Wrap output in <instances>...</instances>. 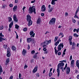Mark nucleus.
Instances as JSON below:
<instances>
[{"mask_svg": "<svg viewBox=\"0 0 79 79\" xmlns=\"http://www.w3.org/2000/svg\"><path fill=\"white\" fill-rule=\"evenodd\" d=\"M77 79H79V75H77Z\"/></svg>", "mask_w": 79, "mask_h": 79, "instance_id": "64", "label": "nucleus"}, {"mask_svg": "<svg viewBox=\"0 0 79 79\" xmlns=\"http://www.w3.org/2000/svg\"><path fill=\"white\" fill-rule=\"evenodd\" d=\"M26 50L25 49H23V52H22V54L24 55H25L26 54Z\"/></svg>", "mask_w": 79, "mask_h": 79, "instance_id": "24", "label": "nucleus"}, {"mask_svg": "<svg viewBox=\"0 0 79 79\" xmlns=\"http://www.w3.org/2000/svg\"><path fill=\"white\" fill-rule=\"evenodd\" d=\"M2 37H4V35H2V33L1 32L0 33V42H3V40H5L6 39L2 38Z\"/></svg>", "mask_w": 79, "mask_h": 79, "instance_id": "4", "label": "nucleus"}, {"mask_svg": "<svg viewBox=\"0 0 79 79\" xmlns=\"http://www.w3.org/2000/svg\"><path fill=\"white\" fill-rule=\"evenodd\" d=\"M17 9V6H14V8H13V10H14V11H15V10H16Z\"/></svg>", "mask_w": 79, "mask_h": 79, "instance_id": "30", "label": "nucleus"}, {"mask_svg": "<svg viewBox=\"0 0 79 79\" xmlns=\"http://www.w3.org/2000/svg\"><path fill=\"white\" fill-rule=\"evenodd\" d=\"M77 25L79 26V21H78L77 22Z\"/></svg>", "mask_w": 79, "mask_h": 79, "instance_id": "63", "label": "nucleus"}, {"mask_svg": "<svg viewBox=\"0 0 79 79\" xmlns=\"http://www.w3.org/2000/svg\"><path fill=\"white\" fill-rule=\"evenodd\" d=\"M18 2V0H15V3H17Z\"/></svg>", "mask_w": 79, "mask_h": 79, "instance_id": "57", "label": "nucleus"}, {"mask_svg": "<svg viewBox=\"0 0 79 79\" xmlns=\"http://www.w3.org/2000/svg\"><path fill=\"white\" fill-rule=\"evenodd\" d=\"M43 50L44 52H45V51H47V49L45 48H43Z\"/></svg>", "mask_w": 79, "mask_h": 79, "instance_id": "53", "label": "nucleus"}, {"mask_svg": "<svg viewBox=\"0 0 79 79\" xmlns=\"http://www.w3.org/2000/svg\"><path fill=\"white\" fill-rule=\"evenodd\" d=\"M75 46H72V49H75Z\"/></svg>", "mask_w": 79, "mask_h": 79, "instance_id": "52", "label": "nucleus"}, {"mask_svg": "<svg viewBox=\"0 0 79 79\" xmlns=\"http://www.w3.org/2000/svg\"><path fill=\"white\" fill-rule=\"evenodd\" d=\"M33 12H34L35 14L36 13L35 12V8H34V6H33L32 7L30 6L29 8V13L32 14Z\"/></svg>", "mask_w": 79, "mask_h": 79, "instance_id": "1", "label": "nucleus"}, {"mask_svg": "<svg viewBox=\"0 0 79 79\" xmlns=\"http://www.w3.org/2000/svg\"><path fill=\"white\" fill-rule=\"evenodd\" d=\"M3 72V69H2V67L1 65H0V75H1L2 73Z\"/></svg>", "mask_w": 79, "mask_h": 79, "instance_id": "22", "label": "nucleus"}, {"mask_svg": "<svg viewBox=\"0 0 79 79\" xmlns=\"http://www.w3.org/2000/svg\"><path fill=\"white\" fill-rule=\"evenodd\" d=\"M55 21H56V19L55 18H52L49 22V24L51 25H53L55 23Z\"/></svg>", "mask_w": 79, "mask_h": 79, "instance_id": "3", "label": "nucleus"}, {"mask_svg": "<svg viewBox=\"0 0 79 79\" xmlns=\"http://www.w3.org/2000/svg\"><path fill=\"white\" fill-rule=\"evenodd\" d=\"M10 55H11L10 52H7V57H10Z\"/></svg>", "mask_w": 79, "mask_h": 79, "instance_id": "29", "label": "nucleus"}, {"mask_svg": "<svg viewBox=\"0 0 79 79\" xmlns=\"http://www.w3.org/2000/svg\"><path fill=\"white\" fill-rule=\"evenodd\" d=\"M60 42H61V40H60L59 39V40H58V41H57L55 43L54 45H55L56 46H57L58 44H59V43H60Z\"/></svg>", "mask_w": 79, "mask_h": 79, "instance_id": "13", "label": "nucleus"}, {"mask_svg": "<svg viewBox=\"0 0 79 79\" xmlns=\"http://www.w3.org/2000/svg\"><path fill=\"white\" fill-rule=\"evenodd\" d=\"M70 73V68L69 67H67L66 68V74H69Z\"/></svg>", "mask_w": 79, "mask_h": 79, "instance_id": "9", "label": "nucleus"}, {"mask_svg": "<svg viewBox=\"0 0 79 79\" xmlns=\"http://www.w3.org/2000/svg\"><path fill=\"white\" fill-rule=\"evenodd\" d=\"M27 68V65H25L24 66V69H26Z\"/></svg>", "mask_w": 79, "mask_h": 79, "instance_id": "56", "label": "nucleus"}, {"mask_svg": "<svg viewBox=\"0 0 79 79\" xmlns=\"http://www.w3.org/2000/svg\"><path fill=\"white\" fill-rule=\"evenodd\" d=\"M57 72L58 73L57 76L58 77V76H60V67H57Z\"/></svg>", "mask_w": 79, "mask_h": 79, "instance_id": "12", "label": "nucleus"}, {"mask_svg": "<svg viewBox=\"0 0 79 79\" xmlns=\"http://www.w3.org/2000/svg\"><path fill=\"white\" fill-rule=\"evenodd\" d=\"M13 76H11L10 77L9 79H13Z\"/></svg>", "mask_w": 79, "mask_h": 79, "instance_id": "58", "label": "nucleus"}, {"mask_svg": "<svg viewBox=\"0 0 79 79\" xmlns=\"http://www.w3.org/2000/svg\"><path fill=\"white\" fill-rule=\"evenodd\" d=\"M7 53L10 52V48H8L7 49Z\"/></svg>", "mask_w": 79, "mask_h": 79, "instance_id": "32", "label": "nucleus"}, {"mask_svg": "<svg viewBox=\"0 0 79 79\" xmlns=\"http://www.w3.org/2000/svg\"><path fill=\"white\" fill-rule=\"evenodd\" d=\"M36 23L37 24H40V23H41V20L39 18L37 20Z\"/></svg>", "mask_w": 79, "mask_h": 79, "instance_id": "16", "label": "nucleus"}, {"mask_svg": "<svg viewBox=\"0 0 79 79\" xmlns=\"http://www.w3.org/2000/svg\"><path fill=\"white\" fill-rule=\"evenodd\" d=\"M12 49L13 51H15V50H16V47L13 46L12 47Z\"/></svg>", "mask_w": 79, "mask_h": 79, "instance_id": "25", "label": "nucleus"}, {"mask_svg": "<svg viewBox=\"0 0 79 79\" xmlns=\"http://www.w3.org/2000/svg\"><path fill=\"white\" fill-rule=\"evenodd\" d=\"M9 22H10L12 21V19L11 18L9 17Z\"/></svg>", "mask_w": 79, "mask_h": 79, "instance_id": "36", "label": "nucleus"}, {"mask_svg": "<svg viewBox=\"0 0 79 79\" xmlns=\"http://www.w3.org/2000/svg\"><path fill=\"white\" fill-rule=\"evenodd\" d=\"M67 64H65V67L63 68V69L64 70H65V69H66V68L67 67Z\"/></svg>", "mask_w": 79, "mask_h": 79, "instance_id": "38", "label": "nucleus"}, {"mask_svg": "<svg viewBox=\"0 0 79 79\" xmlns=\"http://www.w3.org/2000/svg\"><path fill=\"white\" fill-rule=\"evenodd\" d=\"M38 69V66L37 65L35 67V68L33 69V73H35L37 71V69Z\"/></svg>", "mask_w": 79, "mask_h": 79, "instance_id": "8", "label": "nucleus"}, {"mask_svg": "<svg viewBox=\"0 0 79 79\" xmlns=\"http://www.w3.org/2000/svg\"><path fill=\"white\" fill-rule=\"evenodd\" d=\"M76 66L79 69V60H77L76 63Z\"/></svg>", "mask_w": 79, "mask_h": 79, "instance_id": "20", "label": "nucleus"}, {"mask_svg": "<svg viewBox=\"0 0 79 79\" xmlns=\"http://www.w3.org/2000/svg\"><path fill=\"white\" fill-rule=\"evenodd\" d=\"M30 35H31L32 37H34L35 35V33H34V32L32 31H31L30 32Z\"/></svg>", "mask_w": 79, "mask_h": 79, "instance_id": "14", "label": "nucleus"}, {"mask_svg": "<svg viewBox=\"0 0 79 79\" xmlns=\"http://www.w3.org/2000/svg\"><path fill=\"white\" fill-rule=\"evenodd\" d=\"M3 29V26H2L0 27V30H2Z\"/></svg>", "mask_w": 79, "mask_h": 79, "instance_id": "44", "label": "nucleus"}, {"mask_svg": "<svg viewBox=\"0 0 79 79\" xmlns=\"http://www.w3.org/2000/svg\"><path fill=\"white\" fill-rule=\"evenodd\" d=\"M19 26H18V25L17 24L15 25V29H19Z\"/></svg>", "mask_w": 79, "mask_h": 79, "instance_id": "26", "label": "nucleus"}, {"mask_svg": "<svg viewBox=\"0 0 79 79\" xmlns=\"http://www.w3.org/2000/svg\"><path fill=\"white\" fill-rule=\"evenodd\" d=\"M36 74L37 77H39V76H40V75H39V74L38 73H36Z\"/></svg>", "mask_w": 79, "mask_h": 79, "instance_id": "46", "label": "nucleus"}, {"mask_svg": "<svg viewBox=\"0 0 79 79\" xmlns=\"http://www.w3.org/2000/svg\"><path fill=\"white\" fill-rule=\"evenodd\" d=\"M31 54H34V53H35V51L34 50H33L31 51Z\"/></svg>", "mask_w": 79, "mask_h": 79, "instance_id": "45", "label": "nucleus"}, {"mask_svg": "<svg viewBox=\"0 0 79 79\" xmlns=\"http://www.w3.org/2000/svg\"><path fill=\"white\" fill-rule=\"evenodd\" d=\"M21 73H19V78L20 79H22V78H21Z\"/></svg>", "mask_w": 79, "mask_h": 79, "instance_id": "50", "label": "nucleus"}, {"mask_svg": "<svg viewBox=\"0 0 79 79\" xmlns=\"http://www.w3.org/2000/svg\"><path fill=\"white\" fill-rule=\"evenodd\" d=\"M57 0H52L51 2V4L53 5H55V2H56Z\"/></svg>", "mask_w": 79, "mask_h": 79, "instance_id": "19", "label": "nucleus"}, {"mask_svg": "<svg viewBox=\"0 0 79 79\" xmlns=\"http://www.w3.org/2000/svg\"><path fill=\"white\" fill-rule=\"evenodd\" d=\"M52 10H53L52 8H51L49 9V13H51Z\"/></svg>", "mask_w": 79, "mask_h": 79, "instance_id": "31", "label": "nucleus"}, {"mask_svg": "<svg viewBox=\"0 0 79 79\" xmlns=\"http://www.w3.org/2000/svg\"><path fill=\"white\" fill-rule=\"evenodd\" d=\"M43 48H46L47 47V46L45 45H44L43 46Z\"/></svg>", "mask_w": 79, "mask_h": 79, "instance_id": "51", "label": "nucleus"}, {"mask_svg": "<svg viewBox=\"0 0 79 79\" xmlns=\"http://www.w3.org/2000/svg\"><path fill=\"white\" fill-rule=\"evenodd\" d=\"M13 25V22L12 21L9 24V28H11L12 27V26Z\"/></svg>", "mask_w": 79, "mask_h": 79, "instance_id": "21", "label": "nucleus"}, {"mask_svg": "<svg viewBox=\"0 0 79 79\" xmlns=\"http://www.w3.org/2000/svg\"><path fill=\"white\" fill-rule=\"evenodd\" d=\"M63 44H60L59 45H58V50H61V48H63V47H64V45Z\"/></svg>", "mask_w": 79, "mask_h": 79, "instance_id": "5", "label": "nucleus"}, {"mask_svg": "<svg viewBox=\"0 0 79 79\" xmlns=\"http://www.w3.org/2000/svg\"><path fill=\"white\" fill-rule=\"evenodd\" d=\"M32 38H29L27 39V42L28 43H30L32 41Z\"/></svg>", "mask_w": 79, "mask_h": 79, "instance_id": "11", "label": "nucleus"}, {"mask_svg": "<svg viewBox=\"0 0 79 79\" xmlns=\"http://www.w3.org/2000/svg\"><path fill=\"white\" fill-rule=\"evenodd\" d=\"M37 58V54H35V55L33 56V58Z\"/></svg>", "mask_w": 79, "mask_h": 79, "instance_id": "37", "label": "nucleus"}, {"mask_svg": "<svg viewBox=\"0 0 79 79\" xmlns=\"http://www.w3.org/2000/svg\"><path fill=\"white\" fill-rule=\"evenodd\" d=\"M72 39H73V37L72 36H71L69 38V40L70 41H71V40H72Z\"/></svg>", "mask_w": 79, "mask_h": 79, "instance_id": "33", "label": "nucleus"}, {"mask_svg": "<svg viewBox=\"0 0 79 79\" xmlns=\"http://www.w3.org/2000/svg\"><path fill=\"white\" fill-rule=\"evenodd\" d=\"M64 65V64L63 62H61L60 63H59L57 67H59V68H60V69H62V71L63 72H64V70H63V66Z\"/></svg>", "mask_w": 79, "mask_h": 79, "instance_id": "2", "label": "nucleus"}, {"mask_svg": "<svg viewBox=\"0 0 79 79\" xmlns=\"http://www.w3.org/2000/svg\"><path fill=\"white\" fill-rule=\"evenodd\" d=\"M46 10V7L44 5H43L41 6V11H45Z\"/></svg>", "mask_w": 79, "mask_h": 79, "instance_id": "10", "label": "nucleus"}, {"mask_svg": "<svg viewBox=\"0 0 79 79\" xmlns=\"http://www.w3.org/2000/svg\"><path fill=\"white\" fill-rule=\"evenodd\" d=\"M28 22H29L28 24V26H30L32 25V20L28 21Z\"/></svg>", "mask_w": 79, "mask_h": 79, "instance_id": "18", "label": "nucleus"}, {"mask_svg": "<svg viewBox=\"0 0 79 79\" xmlns=\"http://www.w3.org/2000/svg\"><path fill=\"white\" fill-rule=\"evenodd\" d=\"M9 61L10 60L9 59V58H8L6 60L5 63L6 65H8V64Z\"/></svg>", "mask_w": 79, "mask_h": 79, "instance_id": "17", "label": "nucleus"}, {"mask_svg": "<svg viewBox=\"0 0 79 79\" xmlns=\"http://www.w3.org/2000/svg\"><path fill=\"white\" fill-rule=\"evenodd\" d=\"M77 12H75V15L74 16L75 18H77V19H79V17L77 16Z\"/></svg>", "mask_w": 79, "mask_h": 79, "instance_id": "28", "label": "nucleus"}, {"mask_svg": "<svg viewBox=\"0 0 79 79\" xmlns=\"http://www.w3.org/2000/svg\"><path fill=\"white\" fill-rule=\"evenodd\" d=\"M58 37H55V39H54V42H55L57 40H58Z\"/></svg>", "mask_w": 79, "mask_h": 79, "instance_id": "34", "label": "nucleus"}, {"mask_svg": "<svg viewBox=\"0 0 79 79\" xmlns=\"http://www.w3.org/2000/svg\"><path fill=\"white\" fill-rule=\"evenodd\" d=\"M57 55H59V56L61 55V52H58V53H57Z\"/></svg>", "mask_w": 79, "mask_h": 79, "instance_id": "55", "label": "nucleus"}, {"mask_svg": "<svg viewBox=\"0 0 79 79\" xmlns=\"http://www.w3.org/2000/svg\"><path fill=\"white\" fill-rule=\"evenodd\" d=\"M3 47L5 49H6L7 48V45L4 44L3 46Z\"/></svg>", "mask_w": 79, "mask_h": 79, "instance_id": "27", "label": "nucleus"}, {"mask_svg": "<svg viewBox=\"0 0 79 79\" xmlns=\"http://www.w3.org/2000/svg\"><path fill=\"white\" fill-rule=\"evenodd\" d=\"M28 47H27V49L28 50H29V49H30V45L28 44Z\"/></svg>", "mask_w": 79, "mask_h": 79, "instance_id": "49", "label": "nucleus"}, {"mask_svg": "<svg viewBox=\"0 0 79 79\" xmlns=\"http://www.w3.org/2000/svg\"><path fill=\"white\" fill-rule=\"evenodd\" d=\"M72 21H73V23H76V21L74 19H73L72 20Z\"/></svg>", "mask_w": 79, "mask_h": 79, "instance_id": "39", "label": "nucleus"}, {"mask_svg": "<svg viewBox=\"0 0 79 79\" xmlns=\"http://www.w3.org/2000/svg\"><path fill=\"white\" fill-rule=\"evenodd\" d=\"M27 28H24L23 30V31L26 32V31H27Z\"/></svg>", "mask_w": 79, "mask_h": 79, "instance_id": "40", "label": "nucleus"}, {"mask_svg": "<svg viewBox=\"0 0 79 79\" xmlns=\"http://www.w3.org/2000/svg\"><path fill=\"white\" fill-rule=\"evenodd\" d=\"M27 21H31V17L30 15H28L27 16Z\"/></svg>", "mask_w": 79, "mask_h": 79, "instance_id": "6", "label": "nucleus"}, {"mask_svg": "<svg viewBox=\"0 0 79 79\" xmlns=\"http://www.w3.org/2000/svg\"><path fill=\"white\" fill-rule=\"evenodd\" d=\"M9 6L10 7H12V6H13V4H10V5H9Z\"/></svg>", "mask_w": 79, "mask_h": 79, "instance_id": "54", "label": "nucleus"}, {"mask_svg": "<svg viewBox=\"0 0 79 79\" xmlns=\"http://www.w3.org/2000/svg\"><path fill=\"white\" fill-rule=\"evenodd\" d=\"M25 8H26V7L24 6L22 9L23 12H24V9H25Z\"/></svg>", "mask_w": 79, "mask_h": 79, "instance_id": "48", "label": "nucleus"}, {"mask_svg": "<svg viewBox=\"0 0 79 79\" xmlns=\"http://www.w3.org/2000/svg\"><path fill=\"white\" fill-rule=\"evenodd\" d=\"M6 5H3L2 6V8H5V7H6Z\"/></svg>", "mask_w": 79, "mask_h": 79, "instance_id": "43", "label": "nucleus"}, {"mask_svg": "<svg viewBox=\"0 0 79 79\" xmlns=\"http://www.w3.org/2000/svg\"><path fill=\"white\" fill-rule=\"evenodd\" d=\"M73 35L74 37H79V35H77L76 34H74Z\"/></svg>", "mask_w": 79, "mask_h": 79, "instance_id": "35", "label": "nucleus"}, {"mask_svg": "<svg viewBox=\"0 0 79 79\" xmlns=\"http://www.w3.org/2000/svg\"><path fill=\"white\" fill-rule=\"evenodd\" d=\"M72 44V46H75V43L74 42H73Z\"/></svg>", "mask_w": 79, "mask_h": 79, "instance_id": "59", "label": "nucleus"}, {"mask_svg": "<svg viewBox=\"0 0 79 79\" xmlns=\"http://www.w3.org/2000/svg\"><path fill=\"white\" fill-rule=\"evenodd\" d=\"M74 60H72L71 64H70V66L71 67H73L74 66Z\"/></svg>", "mask_w": 79, "mask_h": 79, "instance_id": "15", "label": "nucleus"}, {"mask_svg": "<svg viewBox=\"0 0 79 79\" xmlns=\"http://www.w3.org/2000/svg\"><path fill=\"white\" fill-rule=\"evenodd\" d=\"M41 15L42 16H44V13H42L41 14Z\"/></svg>", "mask_w": 79, "mask_h": 79, "instance_id": "61", "label": "nucleus"}, {"mask_svg": "<svg viewBox=\"0 0 79 79\" xmlns=\"http://www.w3.org/2000/svg\"><path fill=\"white\" fill-rule=\"evenodd\" d=\"M79 11V6H78V8H77V10L76 11V12L78 13Z\"/></svg>", "mask_w": 79, "mask_h": 79, "instance_id": "42", "label": "nucleus"}, {"mask_svg": "<svg viewBox=\"0 0 79 79\" xmlns=\"http://www.w3.org/2000/svg\"><path fill=\"white\" fill-rule=\"evenodd\" d=\"M46 45H48L49 44H50L51 42V40H46Z\"/></svg>", "mask_w": 79, "mask_h": 79, "instance_id": "23", "label": "nucleus"}, {"mask_svg": "<svg viewBox=\"0 0 79 79\" xmlns=\"http://www.w3.org/2000/svg\"><path fill=\"white\" fill-rule=\"evenodd\" d=\"M55 54L56 55H57V53H58V52H57V50L55 49Z\"/></svg>", "mask_w": 79, "mask_h": 79, "instance_id": "47", "label": "nucleus"}, {"mask_svg": "<svg viewBox=\"0 0 79 79\" xmlns=\"http://www.w3.org/2000/svg\"><path fill=\"white\" fill-rule=\"evenodd\" d=\"M49 75L50 77H51V76L52 75V73L50 72Z\"/></svg>", "mask_w": 79, "mask_h": 79, "instance_id": "41", "label": "nucleus"}, {"mask_svg": "<svg viewBox=\"0 0 79 79\" xmlns=\"http://www.w3.org/2000/svg\"><path fill=\"white\" fill-rule=\"evenodd\" d=\"M13 18L14 20L15 21V22H18V19L17 17H16V15H13Z\"/></svg>", "mask_w": 79, "mask_h": 79, "instance_id": "7", "label": "nucleus"}, {"mask_svg": "<svg viewBox=\"0 0 79 79\" xmlns=\"http://www.w3.org/2000/svg\"><path fill=\"white\" fill-rule=\"evenodd\" d=\"M48 7L49 8V9L50 8H51V6L50 5H48Z\"/></svg>", "mask_w": 79, "mask_h": 79, "instance_id": "60", "label": "nucleus"}, {"mask_svg": "<svg viewBox=\"0 0 79 79\" xmlns=\"http://www.w3.org/2000/svg\"><path fill=\"white\" fill-rule=\"evenodd\" d=\"M69 43L70 44V45H72V42H71V41H69Z\"/></svg>", "mask_w": 79, "mask_h": 79, "instance_id": "62", "label": "nucleus"}]
</instances>
